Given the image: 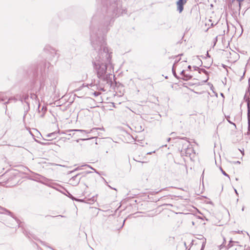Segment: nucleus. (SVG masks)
Segmentation results:
<instances>
[{
  "label": "nucleus",
  "mask_w": 250,
  "mask_h": 250,
  "mask_svg": "<svg viewBox=\"0 0 250 250\" xmlns=\"http://www.w3.org/2000/svg\"><path fill=\"white\" fill-rule=\"evenodd\" d=\"M243 0H232L231 2L229 4V6H232V5H234V6H236V7L238 6L240 7L241 6V2L243 1Z\"/></svg>",
  "instance_id": "obj_3"
},
{
  "label": "nucleus",
  "mask_w": 250,
  "mask_h": 250,
  "mask_svg": "<svg viewBox=\"0 0 250 250\" xmlns=\"http://www.w3.org/2000/svg\"><path fill=\"white\" fill-rule=\"evenodd\" d=\"M187 2L186 0H179L177 2V10L179 11V12H181L184 9V5Z\"/></svg>",
  "instance_id": "obj_2"
},
{
  "label": "nucleus",
  "mask_w": 250,
  "mask_h": 250,
  "mask_svg": "<svg viewBox=\"0 0 250 250\" xmlns=\"http://www.w3.org/2000/svg\"><path fill=\"white\" fill-rule=\"evenodd\" d=\"M222 172L224 175L227 176V174L226 173V172L225 171H222Z\"/></svg>",
  "instance_id": "obj_4"
},
{
  "label": "nucleus",
  "mask_w": 250,
  "mask_h": 250,
  "mask_svg": "<svg viewBox=\"0 0 250 250\" xmlns=\"http://www.w3.org/2000/svg\"><path fill=\"white\" fill-rule=\"evenodd\" d=\"M103 7L101 9V14L104 13L115 16L126 14L125 8L121 7L120 0H101Z\"/></svg>",
  "instance_id": "obj_1"
}]
</instances>
